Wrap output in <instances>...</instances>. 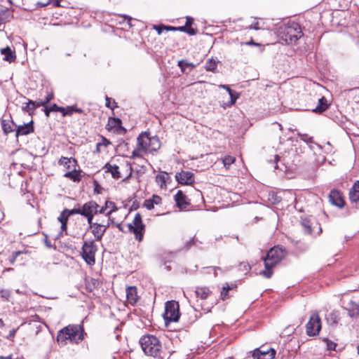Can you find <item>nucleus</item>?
<instances>
[{
	"mask_svg": "<svg viewBox=\"0 0 359 359\" xmlns=\"http://www.w3.org/2000/svg\"><path fill=\"white\" fill-rule=\"evenodd\" d=\"M160 147L161 143L157 137H150L147 133H142L137 139V147L132 152L131 158L142 157L145 154L158 150Z\"/></svg>",
	"mask_w": 359,
	"mask_h": 359,
	"instance_id": "1",
	"label": "nucleus"
},
{
	"mask_svg": "<svg viewBox=\"0 0 359 359\" xmlns=\"http://www.w3.org/2000/svg\"><path fill=\"white\" fill-rule=\"evenodd\" d=\"M83 339V330L79 325H69L60 330L57 335V341L60 345H65L67 341L79 343Z\"/></svg>",
	"mask_w": 359,
	"mask_h": 359,
	"instance_id": "2",
	"label": "nucleus"
},
{
	"mask_svg": "<svg viewBox=\"0 0 359 359\" xmlns=\"http://www.w3.org/2000/svg\"><path fill=\"white\" fill-rule=\"evenodd\" d=\"M285 256V251L279 248H272L267 253L266 257L264 258V270L260 272V274L265 278H271L273 274V268L278 264Z\"/></svg>",
	"mask_w": 359,
	"mask_h": 359,
	"instance_id": "3",
	"label": "nucleus"
},
{
	"mask_svg": "<svg viewBox=\"0 0 359 359\" xmlns=\"http://www.w3.org/2000/svg\"><path fill=\"white\" fill-rule=\"evenodd\" d=\"M140 344L144 353L151 357H158L161 353V344L154 335H144L140 339Z\"/></svg>",
	"mask_w": 359,
	"mask_h": 359,
	"instance_id": "4",
	"label": "nucleus"
},
{
	"mask_svg": "<svg viewBox=\"0 0 359 359\" xmlns=\"http://www.w3.org/2000/svg\"><path fill=\"white\" fill-rule=\"evenodd\" d=\"M106 172L111 173L114 179H119L121 177L128 178L132 173V168L130 163H126L121 164L119 167L116 164L107 163L104 165Z\"/></svg>",
	"mask_w": 359,
	"mask_h": 359,
	"instance_id": "5",
	"label": "nucleus"
},
{
	"mask_svg": "<svg viewBox=\"0 0 359 359\" xmlns=\"http://www.w3.org/2000/svg\"><path fill=\"white\" fill-rule=\"evenodd\" d=\"M178 302L168 301L165 304V312L163 315L166 326L170 323H176L179 320L180 313Z\"/></svg>",
	"mask_w": 359,
	"mask_h": 359,
	"instance_id": "6",
	"label": "nucleus"
},
{
	"mask_svg": "<svg viewBox=\"0 0 359 359\" xmlns=\"http://www.w3.org/2000/svg\"><path fill=\"white\" fill-rule=\"evenodd\" d=\"M97 246L94 241H85L82 246L81 256L88 265H93L95 262V252Z\"/></svg>",
	"mask_w": 359,
	"mask_h": 359,
	"instance_id": "7",
	"label": "nucleus"
},
{
	"mask_svg": "<svg viewBox=\"0 0 359 359\" xmlns=\"http://www.w3.org/2000/svg\"><path fill=\"white\" fill-rule=\"evenodd\" d=\"M128 228L129 230L133 233L136 240L138 241H142L145 226L142 222V217L140 213H137L135 215L133 222L128 224Z\"/></svg>",
	"mask_w": 359,
	"mask_h": 359,
	"instance_id": "8",
	"label": "nucleus"
},
{
	"mask_svg": "<svg viewBox=\"0 0 359 359\" xmlns=\"http://www.w3.org/2000/svg\"><path fill=\"white\" fill-rule=\"evenodd\" d=\"M102 210H100V205L93 201H88L81 206L82 216L86 217L88 223L91 224L93 217L100 213Z\"/></svg>",
	"mask_w": 359,
	"mask_h": 359,
	"instance_id": "9",
	"label": "nucleus"
},
{
	"mask_svg": "<svg viewBox=\"0 0 359 359\" xmlns=\"http://www.w3.org/2000/svg\"><path fill=\"white\" fill-rule=\"evenodd\" d=\"M306 334L309 336H316L321 329V322L319 315L313 313L311 315L309 322L306 325Z\"/></svg>",
	"mask_w": 359,
	"mask_h": 359,
	"instance_id": "10",
	"label": "nucleus"
},
{
	"mask_svg": "<svg viewBox=\"0 0 359 359\" xmlns=\"http://www.w3.org/2000/svg\"><path fill=\"white\" fill-rule=\"evenodd\" d=\"M113 221L111 219H107V222L106 224H101L97 222H91V224H88L90 226V229L91 230L92 233L95 236V238L97 241H100L102 236L104 234L107 229L109 226L110 224L112 223Z\"/></svg>",
	"mask_w": 359,
	"mask_h": 359,
	"instance_id": "11",
	"label": "nucleus"
},
{
	"mask_svg": "<svg viewBox=\"0 0 359 359\" xmlns=\"http://www.w3.org/2000/svg\"><path fill=\"white\" fill-rule=\"evenodd\" d=\"M175 178L177 182L182 185H191L194 182V175L189 171L182 170L177 172Z\"/></svg>",
	"mask_w": 359,
	"mask_h": 359,
	"instance_id": "12",
	"label": "nucleus"
},
{
	"mask_svg": "<svg viewBox=\"0 0 359 359\" xmlns=\"http://www.w3.org/2000/svg\"><path fill=\"white\" fill-rule=\"evenodd\" d=\"M276 351L272 348L264 351L256 348L254 351L252 357L254 359H274Z\"/></svg>",
	"mask_w": 359,
	"mask_h": 359,
	"instance_id": "13",
	"label": "nucleus"
},
{
	"mask_svg": "<svg viewBox=\"0 0 359 359\" xmlns=\"http://www.w3.org/2000/svg\"><path fill=\"white\" fill-rule=\"evenodd\" d=\"M127 302L131 305H135L139 300L137 287L128 286L126 289Z\"/></svg>",
	"mask_w": 359,
	"mask_h": 359,
	"instance_id": "14",
	"label": "nucleus"
},
{
	"mask_svg": "<svg viewBox=\"0 0 359 359\" xmlns=\"http://www.w3.org/2000/svg\"><path fill=\"white\" fill-rule=\"evenodd\" d=\"M58 164L62 166L65 170H71L78 167V163L74 158H68L62 156L59 161Z\"/></svg>",
	"mask_w": 359,
	"mask_h": 359,
	"instance_id": "15",
	"label": "nucleus"
},
{
	"mask_svg": "<svg viewBox=\"0 0 359 359\" xmlns=\"http://www.w3.org/2000/svg\"><path fill=\"white\" fill-rule=\"evenodd\" d=\"M34 130V128L33 126V121H31L27 123L19 125L17 127L15 136L18 137V136L27 135L30 133H32Z\"/></svg>",
	"mask_w": 359,
	"mask_h": 359,
	"instance_id": "16",
	"label": "nucleus"
},
{
	"mask_svg": "<svg viewBox=\"0 0 359 359\" xmlns=\"http://www.w3.org/2000/svg\"><path fill=\"white\" fill-rule=\"evenodd\" d=\"M329 198L332 204L339 208H342L344 206V201L342 198L341 193L339 191H331Z\"/></svg>",
	"mask_w": 359,
	"mask_h": 359,
	"instance_id": "17",
	"label": "nucleus"
},
{
	"mask_svg": "<svg viewBox=\"0 0 359 359\" xmlns=\"http://www.w3.org/2000/svg\"><path fill=\"white\" fill-rule=\"evenodd\" d=\"M170 180L168 172L160 171L156 176V182L161 189H167V183Z\"/></svg>",
	"mask_w": 359,
	"mask_h": 359,
	"instance_id": "18",
	"label": "nucleus"
},
{
	"mask_svg": "<svg viewBox=\"0 0 359 359\" xmlns=\"http://www.w3.org/2000/svg\"><path fill=\"white\" fill-rule=\"evenodd\" d=\"M100 210H102V211H100V214H104L108 217V219H111V214L116 211L117 208L113 201H106L104 205L100 207Z\"/></svg>",
	"mask_w": 359,
	"mask_h": 359,
	"instance_id": "19",
	"label": "nucleus"
},
{
	"mask_svg": "<svg viewBox=\"0 0 359 359\" xmlns=\"http://www.w3.org/2000/svg\"><path fill=\"white\" fill-rule=\"evenodd\" d=\"M162 203V198L158 195H153L151 198L146 199L144 201L143 206L147 210H152L155 205H158Z\"/></svg>",
	"mask_w": 359,
	"mask_h": 359,
	"instance_id": "20",
	"label": "nucleus"
},
{
	"mask_svg": "<svg viewBox=\"0 0 359 359\" xmlns=\"http://www.w3.org/2000/svg\"><path fill=\"white\" fill-rule=\"evenodd\" d=\"M0 53L2 55H4V60L12 62H14L16 59L15 52L12 50L8 46L4 48H1L0 50Z\"/></svg>",
	"mask_w": 359,
	"mask_h": 359,
	"instance_id": "21",
	"label": "nucleus"
},
{
	"mask_svg": "<svg viewBox=\"0 0 359 359\" xmlns=\"http://www.w3.org/2000/svg\"><path fill=\"white\" fill-rule=\"evenodd\" d=\"M175 201L177 207L180 209L186 208L188 205L186 196L180 190H179L175 194Z\"/></svg>",
	"mask_w": 359,
	"mask_h": 359,
	"instance_id": "22",
	"label": "nucleus"
},
{
	"mask_svg": "<svg viewBox=\"0 0 359 359\" xmlns=\"http://www.w3.org/2000/svg\"><path fill=\"white\" fill-rule=\"evenodd\" d=\"M64 177L76 182L81 180V171L76 168H74L64 174Z\"/></svg>",
	"mask_w": 359,
	"mask_h": 359,
	"instance_id": "23",
	"label": "nucleus"
},
{
	"mask_svg": "<svg viewBox=\"0 0 359 359\" xmlns=\"http://www.w3.org/2000/svg\"><path fill=\"white\" fill-rule=\"evenodd\" d=\"M212 292L207 287H197L195 290L196 297L200 298L202 300L206 299Z\"/></svg>",
	"mask_w": 359,
	"mask_h": 359,
	"instance_id": "24",
	"label": "nucleus"
},
{
	"mask_svg": "<svg viewBox=\"0 0 359 359\" xmlns=\"http://www.w3.org/2000/svg\"><path fill=\"white\" fill-rule=\"evenodd\" d=\"M349 198L352 202H357L359 201V180L353 184L349 192Z\"/></svg>",
	"mask_w": 359,
	"mask_h": 359,
	"instance_id": "25",
	"label": "nucleus"
},
{
	"mask_svg": "<svg viewBox=\"0 0 359 359\" xmlns=\"http://www.w3.org/2000/svg\"><path fill=\"white\" fill-rule=\"evenodd\" d=\"M328 107L329 104L327 100L324 97H322L318 100V105L315 109H313V111L316 113H322L325 111L328 108Z\"/></svg>",
	"mask_w": 359,
	"mask_h": 359,
	"instance_id": "26",
	"label": "nucleus"
},
{
	"mask_svg": "<svg viewBox=\"0 0 359 359\" xmlns=\"http://www.w3.org/2000/svg\"><path fill=\"white\" fill-rule=\"evenodd\" d=\"M287 35L289 36L291 42L297 41L301 36V31L299 29L289 27L287 29Z\"/></svg>",
	"mask_w": 359,
	"mask_h": 359,
	"instance_id": "27",
	"label": "nucleus"
},
{
	"mask_svg": "<svg viewBox=\"0 0 359 359\" xmlns=\"http://www.w3.org/2000/svg\"><path fill=\"white\" fill-rule=\"evenodd\" d=\"M111 144V142L109 140H108L107 139H106L103 136H100V141L98 142L97 144H96V152L97 153H100V152H102L105 150V149L109 145Z\"/></svg>",
	"mask_w": 359,
	"mask_h": 359,
	"instance_id": "28",
	"label": "nucleus"
},
{
	"mask_svg": "<svg viewBox=\"0 0 359 359\" xmlns=\"http://www.w3.org/2000/svg\"><path fill=\"white\" fill-rule=\"evenodd\" d=\"M67 211V209L64 210L57 218L58 221L61 223V229L62 231L67 229V222L69 217Z\"/></svg>",
	"mask_w": 359,
	"mask_h": 359,
	"instance_id": "29",
	"label": "nucleus"
},
{
	"mask_svg": "<svg viewBox=\"0 0 359 359\" xmlns=\"http://www.w3.org/2000/svg\"><path fill=\"white\" fill-rule=\"evenodd\" d=\"M121 121L119 118H109L107 123V129L108 130H116L121 127Z\"/></svg>",
	"mask_w": 359,
	"mask_h": 359,
	"instance_id": "30",
	"label": "nucleus"
},
{
	"mask_svg": "<svg viewBox=\"0 0 359 359\" xmlns=\"http://www.w3.org/2000/svg\"><path fill=\"white\" fill-rule=\"evenodd\" d=\"M222 161L224 164V166L226 169H229V166L235 162L236 158L232 156H226L222 158Z\"/></svg>",
	"mask_w": 359,
	"mask_h": 359,
	"instance_id": "31",
	"label": "nucleus"
},
{
	"mask_svg": "<svg viewBox=\"0 0 359 359\" xmlns=\"http://www.w3.org/2000/svg\"><path fill=\"white\" fill-rule=\"evenodd\" d=\"M1 126L5 134H8L13 130L12 123L8 121L3 120L1 121Z\"/></svg>",
	"mask_w": 359,
	"mask_h": 359,
	"instance_id": "32",
	"label": "nucleus"
},
{
	"mask_svg": "<svg viewBox=\"0 0 359 359\" xmlns=\"http://www.w3.org/2000/svg\"><path fill=\"white\" fill-rule=\"evenodd\" d=\"M234 287V285L230 286L228 283H226L222 289L221 291V297L223 300L226 299L228 297V291Z\"/></svg>",
	"mask_w": 359,
	"mask_h": 359,
	"instance_id": "33",
	"label": "nucleus"
},
{
	"mask_svg": "<svg viewBox=\"0 0 359 359\" xmlns=\"http://www.w3.org/2000/svg\"><path fill=\"white\" fill-rule=\"evenodd\" d=\"M154 29L157 32L158 34H161L163 30H166V31L177 30L176 27H170V26H158V25H154Z\"/></svg>",
	"mask_w": 359,
	"mask_h": 359,
	"instance_id": "34",
	"label": "nucleus"
},
{
	"mask_svg": "<svg viewBox=\"0 0 359 359\" xmlns=\"http://www.w3.org/2000/svg\"><path fill=\"white\" fill-rule=\"evenodd\" d=\"M350 306L351 309V311L349 312L350 316L353 317L359 315V306L353 302L350 303Z\"/></svg>",
	"mask_w": 359,
	"mask_h": 359,
	"instance_id": "35",
	"label": "nucleus"
},
{
	"mask_svg": "<svg viewBox=\"0 0 359 359\" xmlns=\"http://www.w3.org/2000/svg\"><path fill=\"white\" fill-rule=\"evenodd\" d=\"M178 66L180 67L182 72H184L186 70V68L188 67H190L191 68L195 67V65H194L193 63L187 62L184 60L179 61Z\"/></svg>",
	"mask_w": 359,
	"mask_h": 359,
	"instance_id": "36",
	"label": "nucleus"
},
{
	"mask_svg": "<svg viewBox=\"0 0 359 359\" xmlns=\"http://www.w3.org/2000/svg\"><path fill=\"white\" fill-rule=\"evenodd\" d=\"M217 62L212 59H210L205 65V69L208 71H214L217 68Z\"/></svg>",
	"mask_w": 359,
	"mask_h": 359,
	"instance_id": "37",
	"label": "nucleus"
},
{
	"mask_svg": "<svg viewBox=\"0 0 359 359\" xmlns=\"http://www.w3.org/2000/svg\"><path fill=\"white\" fill-rule=\"evenodd\" d=\"M297 135L300 137V139L306 142V143H311L313 142V137L309 136L308 134L306 133H298Z\"/></svg>",
	"mask_w": 359,
	"mask_h": 359,
	"instance_id": "38",
	"label": "nucleus"
},
{
	"mask_svg": "<svg viewBox=\"0 0 359 359\" xmlns=\"http://www.w3.org/2000/svg\"><path fill=\"white\" fill-rule=\"evenodd\" d=\"M76 110L73 108V107H67L66 108L62 107L61 109V113L63 116L66 115H71L73 114L74 111H76Z\"/></svg>",
	"mask_w": 359,
	"mask_h": 359,
	"instance_id": "39",
	"label": "nucleus"
},
{
	"mask_svg": "<svg viewBox=\"0 0 359 359\" xmlns=\"http://www.w3.org/2000/svg\"><path fill=\"white\" fill-rule=\"evenodd\" d=\"M323 341L326 343L327 348L328 350L332 351V350L335 349L336 346H337L336 343H334L332 341L329 340L327 338L323 339Z\"/></svg>",
	"mask_w": 359,
	"mask_h": 359,
	"instance_id": "40",
	"label": "nucleus"
},
{
	"mask_svg": "<svg viewBox=\"0 0 359 359\" xmlns=\"http://www.w3.org/2000/svg\"><path fill=\"white\" fill-rule=\"evenodd\" d=\"M176 29H177V30L185 32L188 33L189 35H194L196 34L194 29H193L190 27H187V28H186L185 27H180Z\"/></svg>",
	"mask_w": 359,
	"mask_h": 359,
	"instance_id": "41",
	"label": "nucleus"
},
{
	"mask_svg": "<svg viewBox=\"0 0 359 359\" xmlns=\"http://www.w3.org/2000/svg\"><path fill=\"white\" fill-rule=\"evenodd\" d=\"M67 215L69 216L72 215H82L81 207L78 208H74V209L70 210H68Z\"/></svg>",
	"mask_w": 359,
	"mask_h": 359,
	"instance_id": "42",
	"label": "nucleus"
},
{
	"mask_svg": "<svg viewBox=\"0 0 359 359\" xmlns=\"http://www.w3.org/2000/svg\"><path fill=\"white\" fill-rule=\"evenodd\" d=\"M53 99V93H49L46 96V101L45 102H39L37 106H40V105L46 106V104H48Z\"/></svg>",
	"mask_w": 359,
	"mask_h": 359,
	"instance_id": "43",
	"label": "nucleus"
},
{
	"mask_svg": "<svg viewBox=\"0 0 359 359\" xmlns=\"http://www.w3.org/2000/svg\"><path fill=\"white\" fill-rule=\"evenodd\" d=\"M114 100H111L109 97L106 98V106L107 107H109L111 109H114Z\"/></svg>",
	"mask_w": 359,
	"mask_h": 359,
	"instance_id": "44",
	"label": "nucleus"
},
{
	"mask_svg": "<svg viewBox=\"0 0 359 359\" xmlns=\"http://www.w3.org/2000/svg\"><path fill=\"white\" fill-rule=\"evenodd\" d=\"M259 22L257 21H255L254 23H252L251 25H250L247 29H253L255 30H258L259 29Z\"/></svg>",
	"mask_w": 359,
	"mask_h": 359,
	"instance_id": "45",
	"label": "nucleus"
},
{
	"mask_svg": "<svg viewBox=\"0 0 359 359\" xmlns=\"http://www.w3.org/2000/svg\"><path fill=\"white\" fill-rule=\"evenodd\" d=\"M62 107H58L56 104H53L50 107V110L52 111H60L61 112Z\"/></svg>",
	"mask_w": 359,
	"mask_h": 359,
	"instance_id": "46",
	"label": "nucleus"
},
{
	"mask_svg": "<svg viewBox=\"0 0 359 359\" xmlns=\"http://www.w3.org/2000/svg\"><path fill=\"white\" fill-rule=\"evenodd\" d=\"M219 87L223 88V89H224V90H226L229 93V95H231V90L230 89V88L228 86H226V85H220Z\"/></svg>",
	"mask_w": 359,
	"mask_h": 359,
	"instance_id": "47",
	"label": "nucleus"
},
{
	"mask_svg": "<svg viewBox=\"0 0 359 359\" xmlns=\"http://www.w3.org/2000/svg\"><path fill=\"white\" fill-rule=\"evenodd\" d=\"M229 96L231 98L230 103H231V104H233L236 102V100L238 99V95L234 96L232 93H231V95H229Z\"/></svg>",
	"mask_w": 359,
	"mask_h": 359,
	"instance_id": "48",
	"label": "nucleus"
},
{
	"mask_svg": "<svg viewBox=\"0 0 359 359\" xmlns=\"http://www.w3.org/2000/svg\"><path fill=\"white\" fill-rule=\"evenodd\" d=\"M20 254V252H15L14 254H13V258L11 260V264H13L15 262V260L16 259V257Z\"/></svg>",
	"mask_w": 359,
	"mask_h": 359,
	"instance_id": "49",
	"label": "nucleus"
},
{
	"mask_svg": "<svg viewBox=\"0 0 359 359\" xmlns=\"http://www.w3.org/2000/svg\"><path fill=\"white\" fill-rule=\"evenodd\" d=\"M192 18L190 17H187L186 26H190L192 23Z\"/></svg>",
	"mask_w": 359,
	"mask_h": 359,
	"instance_id": "50",
	"label": "nucleus"
},
{
	"mask_svg": "<svg viewBox=\"0 0 359 359\" xmlns=\"http://www.w3.org/2000/svg\"><path fill=\"white\" fill-rule=\"evenodd\" d=\"M0 359H14L13 355L11 354L8 356H0Z\"/></svg>",
	"mask_w": 359,
	"mask_h": 359,
	"instance_id": "51",
	"label": "nucleus"
},
{
	"mask_svg": "<svg viewBox=\"0 0 359 359\" xmlns=\"http://www.w3.org/2000/svg\"><path fill=\"white\" fill-rule=\"evenodd\" d=\"M44 107H45V109H44V111H45V114H46V116H49L50 112L51 111L50 110V108H48V107H46V106H44Z\"/></svg>",
	"mask_w": 359,
	"mask_h": 359,
	"instance_id": "52",
	"label": "nucleus"
},
{
	"mask_svg": "<svg viewBox=\"0 0 359 359\" xmlns=\"http://www.w3.org/2000/svg\"><path fill=\"white\" fill-rule=\"evenodd\" d=\"M330 316H334V323H337L338 320V316H337V313H332Z\"/></svg>",
	"mask_w": 359,
	"mask_h": 359,
	"instance_id": "53",
	"label": "nucleus"
},
{
	"mask_svg": "<svg viewBox=\"0 0 359 359\" xmlns=\"http://www.w3.org/2000/svg\"><path fill=\"white\" fill-rule=\"evenodd\" d=\"M29 105H32V107L33 108H35V104L34 102L29 100L27 103V107H29Z\"/></svg>",
	"mask_w": 359,
	"mask_h": 359,
	"instance_id": "54",
	"label": "nucleus"
},
{
	"mask_svg": "<svg viewBox=\"0 0 359 359\" xmlns=\"http://www.w3.org/2000/svg\"><path fill=\"white\" fill-rule=\"evenodd\" d=\"M254 44L255 42L252 40L245 43V45L246 46H254Z\"/></svg>",
	"mask_w": 359,
	"mask_h": 359,
	"instance_id": "55",
	"label": "nucleus"
},
{
	"mask_svg": "<svg viewBox=\"0 0 359 359\" xmlns=\"http://www.w3.org/2000/svg\"><path fill=\"white\" fill-rule=\"evenodd\" d=\"M211 269L214 271L215 275H217V271L219 270V268H218V267H212Z\"/></svg>",
	"mask_w": 359,
	"mask_h": 359,
	"instance_id": "56",
	"label": "nucleus"
},
{
	"mask_svg": "<svg viewBox=\"0 0 359 359\" xmlns=\"http://www.w3.org/2000/svg\"><path fill=\"white\" fill-rule=\"evenodd\" d=\"M15 334V330H12L11 332H10V334L9 336L10 337H13Z\"/></svg>",
	"mask_w": 359,
	"mask_h": 359,
	"instance_id": "57",
	"label": "nucleus"
},
{
	"mask_svg": "<svg viewBox=\"0 0 359 359\" xmlns=\"http://www.w3.org/2000/svg\"><path fill=\"white\" fill-rule=\"evenodd\" d=\"M4 321L2 320V319H0V327H4Z\"/></svg>",
	"mask_w": 359,
	"mask_h": 359,
	"instance_id": "58",
	"label": "nucleus"
},
{
	"mask_svg": "<svg viewBox=\"0 0 359 359\" xmlns=\"http://www.w3.org/2000/svg\"><path fill=\"white\" fill-rule=\"evenodd\" d=\"M278 159H279L278 156V155H276V156H275V162L276 163V162L278 161Z\"/></svg>",
	"mask_w": 359,
	"mask_h": 359,
	"instance_id": "59",
	"label": "nucleus"
},
{
	"mask_svg": "<svg viewBox=\"0 0 359 359\" xmlns=\"http://www.w3.org/2000/svg\"><path fill=\"white\" fill-rule=\"evenodd\" d=\"M123 17H124L125 18H128L129 20H131V18H130V17L127 16V15H123Z\"/></svg>",
	"mask_w": 359,
	"mask_h": 359,
	"instance_id": "60",
	"label": "nucleus"
},
{
	"mask_svg": "<svg viewBox=\"0 0 359 359\" xmlns=\"http://www.w3.org/2000/svg\"><path fill=\"white\" fill-rule=\"evenodd\" d=\"M254 46H260V44H259V43H255V42Z\"/></svg>",
	"mask_w": 359,
	"mask_h": 359,
	"instance_id": "61",
	"label": "nucleus"
},
{
	"mask_svg": "<svg viewBox=\"0 0 359 359\" xmlns=\"http://www.w3.org/2000/svg\"><path fill=\"white\" fill-rule=\"evenodd\" d=\"M8 1L10 3V4H13V1L12 0H8Z\"/></svg>",
	"mask_w": 359,
	"mask_h": 359,
	"instance_id": "62",
	"label": "nucleus"
},
{
	"mask_svg": "<svg viewBox=\"0 0 359 359\" xmlns=\"http://www.w3.org/2000/svg\"><path fill=\"white\" fill-rule=\"evenodd\" d=\"M48 4H49V1H48L46 4H42V6H46V5Z\"/></svg>",
	"mask_w": 359,
	"mask_h": 359,
	"instance_id": "63",
	"label": "nucleus"
},
{
	"mask_svg": "<svg viewBox=\"0 0 359 359\" xmlns=\"http://www.w3.org/2000/svg\"><path fill=\"white\" fill-rule=\"evenodd\" d=\"M358 351H359V346L358 347Z\"/></svg>",
	"mask_w": 359,
	"mask_h": 359,
	"instance_id": "64",
	"label": "nucleus"
}]
</instances>
